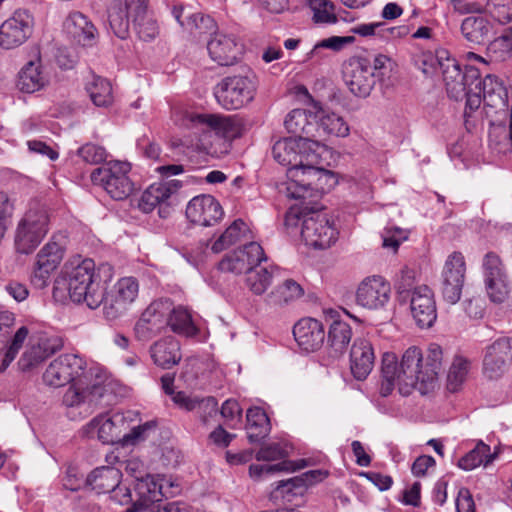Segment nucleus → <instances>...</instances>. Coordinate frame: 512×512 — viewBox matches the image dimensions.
I'll use <instances>...</instances> for the list:
<instances>
[{"instance_id": "obj_45", "label": "nucleus", "mask_w": 512, "mask_h": 512, "mask_svg": "<svg viewBox=\"0 0 512 512\" xmlns=\"http://www.w3.org/2000/svg\"><path fill=\"white\" fill-rule=\"evenodd\" d=\"M492 26L482 16L466 17L461 24V32L466 40L472 43H483L491 33Z\"/></svg>"}, {"instance_id": "obj_29", "label": "nucleus", "mask_w": 512, "mask_h": 512, "mask_svg": "<svg viewBox=\"0 0 512 512\" xmlns=\"http://www.w3.org/2000/svg\"><path fill=\"white\" fill-rule=\"evenodd\" d=\"M293 335L298 345L307 352L321 348L325 339L323 324L314 318H302L293 328Z\"/></svg>"}, {"instance_id": "obj_59", "label": "nucleus", "mask_w": 512, "mask_h": 512, "mask_svg": "<svg viewBox=\"0 0 512 512\" xmlns=\"http://www.w3.org/2000/svg\"><path fill=\"white\" fill-rule=\"evenodd\" d=\"M507 275L501 258L494 252H488L482 260L483 282Z\"/></svg>"}, {"instance_id": "obj_52", "label": "nucleus", "mask_w": 512, "mask_h": 512, "mask_svg": "<svg viewBox=\"0 0 512 512\" xmlns=\"http://www.w3.org/2000/svg\"><path fill=\"white\" fill-rule=\"evenodd\" d=\"M328 476V472L325 470L317 469L310 470L303 473L300 477L288 479L278 484L277 490L284 492H290L295 488H301L303 486L313 485L317 482L324 480Z\"/></svg>"}, {"instance_id": "obj_57", "label": "nucleus", "mask_w": 512, "mask_h": 512, "mask_svg": "<svg viewBox=\"0 0 512 512\" xmlns=\"http://www.w3.org/2000/svg\"><path fill=\"white\" fill-rule=\"evenodd\" d=\"M290 454V446L284 442H272L263 445L256 453L258 461H286Z\"/></svg>"}, {"instance_id": "obj_24", "label": "nucleus", "mask_w": 512, "mask_h": 512, "mask_svg": "<svg viewBox=\"0 0 512 512\" xmlns=\"http://www.w3.org/2000/svg\"><path fill=\"white\" fill-rule=\"evenodd\" d=\"M207 50L212 61L221 66H230L240 59L243 46L233 35L217 32L207 42Z\"/></svg>"}, {"instance_id": "obj_2", "label": "nucleus", "mask_w": 512, "mask_h": 512, "mask_svg": "<svg viewBox=\"0 0 512 512\" xmlns=\"http://www.w3.org/2000/svg\"><path fill=\"white\" fill-rule=\"evenodd\" d=\"M174 121L199 134L195 149L214 157L228 154L232 141L241 137L243 132L242 121L232 115L180 111L174 114Z\"/></svg>"}, {"instance_id": "obj_48", "label": "nucleus", "mask_w": 512, "mask_h": 512, "mask_svg": "<svg viewBox=\"0 0 512 512\" xmlns=\"http://www.w3.org/2000/svg\"><path fill=\"white\" fill-rule=\"evenodd\" d=\"M135 489L139 496L136 502L145 504L160 503L163 497L159 475H146L143 480L136 483Z\"/></svg>"}, {"instance_id": "obj_55", "label": "nucleus", "mask_w": 512, "mask_h": 512, "mask_svg": "<svg viewBox=\"0 0 512 512\" xmlns=\"http://www.w3.org/2000/svg\"><path fill=\"white\" fill-rule=\"evenodd\" d=\"M301 466L295 465L292 461H281L276 464H252L249 467V474L254 479H261L264 476L276 474L278 472H294Z\"/></svg>"}, {"instance_id": "obj_43", "label": "nucleus", "mask_w": 512, "mask_h": 512, "mask_svg": "<svg viewBox=\"0 0 512 512\" xmlns=\"http://www.w3.org/2000/svg\"><path fill=\"white\" fill-rule=\"evenodd\" d=\"M247 436L250 443L264 439L270 432V421L265 411L259 407L247 411Z\"/></svg>"}, {"instance_id": "obj_12", "label": "nucleus", "mask_w": 512, "mask_h": 512, "mask_svg": "<svg viewBox=\"0 0 512 512\" xmlns=\"http://www.w3.org/2000/svg\"><path fill=\"white\" fill-rule=\"evenodd\" d=\"M301 236L306 245L315 249H327L336 243L339 231L326 213L314 212L303 218Z\"/></svg>"}, {"instance_id": "obj_63", "label": "nucleus", "mask_w": 512, "mask_h": 512, "mask_svg": "<svg viewBox=\"0 0 512 512\" xmlns=\"http://www.w3.org/2000/svg\"><path fill=\"white\" fill-rule=\"evenodd\" d=\"M417 272L409 267H404L401 269L400 274L398 276L395 287L397 292L402 295L404 293H412V290L416 287L414 286L416 283Z\"/></svg>"}, {"instance_id": "obj_58", "label": "nucleus", "mask_w": 512, "mask_h": 512, "mask_svg": "<svg viewBox=\"0 0 512 512\" xmlns=\"http://www.w3.org/2000/svg\"><path fill=\"white\" fill-rule=\"evenodd\" d=\"M484 287L488 298L494 303H502L509 294L508 276L492 278L484 281Z\"/></svg>"}, {"instance_id": "obj_28", "label": "nucleus", "mask_w": 512, "mask_h": 512, "mask_svg": "<svg viewBox=\"0 0 512 512\" xmlns=\"http://www.w3.org/2000/svg\"><path fill=\"white\" fill-rule=\"evenodd\" d=\"M62 259V247L54 241L46 243L36 256L33 282L39 287L45 286L51 273L57 269Z\"/></svg>"}, {"instance_id": "obj_53", "label": "nucleus", "mask_w": 512, "mask_h": 512, "mask_svg": "<svg viewBox=\"0 0 512 512\" xmlns=\"http://www.w3.org/2000/svg\"><path fill=\"white\" fill-rule=\"evenodd\" d=\"M312 19L317 24H335L338 21L335 6L328 0H310Z\"/></svg>"}, {"instance_id": "obj_10", "label": "nucleus", "mask_w": 512, "mask_h": 512, "mask_svg": "<svg viewBox=\"0 0 512 512\" xmlns=\"http://www.w3.org/2000/svg\"><path fill=\"white\" fill-rule=\"evenodd\" d=\"M475 89L483 94V109L491 125H500L508 113V92L504 82L495 75L477 78Z\"/></svg>"}, {"instance_id": "obj_19", "label": "nucleus", "mask_w": 512, "mask_h": 512, "mask_svg": "<svg viewBox=\"0 0 512 512\" xmlns=\"http://www.w3.org/2000/svg\"><path fill=\"white\" fill-rule=\"evenodd\" d=\"M443 63L441 70L449 97L455 100L463 99L466 89L475 86L477 78L480 76L479 68L467 65L465 71L462 72L458 61L451 56Z\"/></svg>"}, {"instance_id": "obj_39", "label": "nucleus", "mask_w": 512, "mask_h": 512, "mask_svg": "<svg viewBox=\"0 0 512 512\" xmlns=\"http://www.w3.org/2000/svg\"><path fill=\"white\" fill-rule=\"evenodd\" d=\"M251 238L249 226L241 219L233 221L225 231L212 243L213 253H220L239 241Z\"/></svg>"}, {"instance_id": "obj_11", "label": "nucleus", "mask_w": 512, "mask_h": 512, "mask_svg": "<svg viewBox=\"0 0 512 512\" xmlns=\"http://www.w3.org/2000/svg\"><path fill=\"white\" fill-rule=\"evenodd\" d=\"M49 218L44 209H30L18 223L15 247L19 253L29 254L42 242L48 232Z\"/></svg>"}, {"instance_id": "obj_13", "label": "nucleus", "mask_w": 512, "mask_h": 512, "mask_svg": "<svg viewBox=\"0 0 512 512\" xmlns=\"http://www.w3.org/2000/svg\"><path fill=\"white\" fill-rule=\"evenodd\" d=\"M343 79L348 90L354 96L367 98L379 80V75L373 72L370 59L352 57L344 65Z\"/></svg>"}, {"instance_id": "obj_47", "label": "nucleus", "mask_w": 512, "mask_h": 512, "mask_svg": "<svg viewBox=\"0 0 512 512\" xmlns=\"http://www.w3.org/2000/svg\"><path fill=\"white\" fill-rule=\"evenodd\" d=\"M450 57V53L443 48L437 49L435 52L430 50H419L413 56L414 65L420 69L425 75L434 73L437 66L440 69Z\"/></svg>"}, {"instance_id": "obj_44", "label": "nucleus", "mask_w": 512, "mask_h": 512, "mask_svg": "<svg viewBox=\"0 0 512 512\" xmlns=\"http://www.w3.org/2000/svg\"><path fill=\"white\" fill-rule=\"evenodd\" d=\"M280 269L276 266L270 268L253 266L246 273V286L255 295H262L271 285L272 279L279 273Z\"/></svg>"}, {"instance_id": "obj_16", "label": "nucleus", "mask_w": 512, "mask_h": 512, "mask_svg": "<svg viewBox=\"0 0 512 512\" xmlns=\"http://www.w3.org/2000/svg\"><path fill=\"white\" fill-rule=\"evenodd\" d=\"M466 270V260L461 252L454 251L447 256L441 272V289L444 299L451 304L461 298Z\"/></svg>"}, {"instance_id": "obj_36", "label": "nucleus", "mask_w": 512, "mask_h": 512, "mask_svg": "<svg viewBox=\"0 0 512 512\" xmlns=\"http://www.w3.org/2000/svg\"><path fill=\"white\" fill-rule=\"evenodd\" d=\"M122 473L119 469L103 466L94 469L87 477L86 483L97 493L115 491L121 482Z\"/></svg>"}, {"instance_id": "obj_25", "label": "nucleus", "mask_w": 512, "mask_h": 512, "mask_svg": "<svg viewBox=\"0 0 512 512\" xmlns=\"http://www.w3.org/2000/svg\"><path fill=\"white\" fill-rule=\"evenodd\" d=\"M220 203L211 195H198L187 204L186 217L194 224L211 226L223 217Z\"/></svg>"}, {"instance_id": "obj_40", "label": "nucleus", "mask_w": 512, "mask_h": 512, "mask_svg": "<svg viewBox=\"0 0 512 512\" xmlns=\"http://www.w3.org/2000/svg\"><path fill=\"white\" fill-rule=\"evenodd\" d=\"M167 326L179 335L194 337L198 334V327L191 312L183 306L174 307L171 303V312L167 317Z\"/></svg>"}, {"instance_id": "obj_42", "label": "nucleus", "mask_w": 512, "mask_h": 512, "mask_svg": "<svg viewBox=\"0 0 512 512\" xmlns=\"http://www.w3.org/2000/svg\"><path fill=\"white\" fill-rule=\"evenodd\" d=\"M85 89L95 106L108 107L112 104V85L107 79L91 74L86 81Z\"/></svg>"}, {"instance_id": "obj_51", "label": "nucleus", "mask_w": 512, "mask_h": 512, "mask_svg": "<svg viewBox=\"0 0 512 512\" xmlns=\"http://www.w3.org/2000/svg\"><path fill=\"white\" fill-rule=\"evenodd\" d=\"M470 371V361L462 355H456L447 375V388L455 392L466 381Z\"/></svg>"}, {"instance_id": "obj_54", "label": "nucleus", "mask_w": 512, "mask_h": 512, "mask_svg": "<svg viewBox=\"0 0 512 512\" xmlns=\"http://www.w3.org/2000/svg\"><path fill=\"white\" fill-rule=\"evenodd\" d=\"M488 52L499 61L512 58V26L489 44Z\"/></svg>"}, {"instance_id": "obj_35", "label": "nucleus", "mask_w": 512, "mask_h": 512, "mask_svg": "<svg viewBox=\"0 0 512 512\" xmlns=\"http://www.w3.org/2000/svg\"><path fill=\"white\" fill-rule=\"evenodd\" d=\"M285 128L289 133L302 138H315L316 125L313 120L312 106L310 109H293L285 118Z\"/></svg>"}, {"instance_id": "obj_31", "label": "nucleus", "mask_w": 512, "mask_h": 512, "mask_svg": "<svg viewBox=\"0 0 512 512\" xmlns=\"http://www.w3.org/2000/svg\"><path fill=\"white\" fill-rule=\"evenodd\" d=\"M180 188L178 180L151 184L138 199L137 206L144 213L152 212L157 206L168 205L169 200Z\"/></svg>"}, {"instance_id": "obj_61", "label": "nucleus", "mask_w": 512, "mask_h": 512, "mask_svg": "<svg viewBox=\"0 0 512 512\" xmlns=\"http://www.w3.org/2000/svg\"><path fill=\"white\" fill-rule=\"evenodd\" d=\"M352 41V37L332 36L316 43L312 50L307 54V59H313L318 56L320 49L326 48L334 51L341 50L346 44Z\"/></svg>"}, {"instance_id": "obj_6", "label": "nucleus", "mask_w": 512, "mask_h": 512, "mask_svg": "<svg viewBox=\"0 0 512 512\" xmlns=\"http://www.w3.org/2000/svg\"><path fill=\"white\" fill-rule=\"evenodd\" d=\"M103 368L93 362H88L78 354H61L47 366L43 373V382L50 387H62L67 383L86 377L101 379Z\"/></svg>"}, {"instance_id": "obj_50", "label": "nucleus", "mask_w": 512, "mask_h": 512, "mask_svg": "<svg viewBox=\"0 0 512 512\" xmlns=\"http://www.w3.org/2000/svg\"><path fill=\"white\" fill-rule=\"evenodd\" d=\"M130 16L134 18V11L128 10L126 5L117 4L109 10V25L117 37L125 39L128 36Z\"/></svg>"}, {"instance_id": "obj_3", "label": "nucleus", "mask_w": 512, "mask_h": 512, "mask_svg": "<svg viewBox=\"0 0 512 512\" xmlns=\"http://www.w3.org/2000/svg\"><path fill=\"white\" fill-rule=\"evenodd\" d=\"M55 284V290L66 289L73 302L85 303L90 309L98 308L104 300L105 287L91 259H75L66 263Z\"/></svg>"}, {"instance_id": "obj_30", "label": "nucleus", "mask_w": 512, "mask_h": 512, "mask_svg": "<svg viewBox=\"0 0 512 512\" xmlns=\"http://www.w3.org/2000/svg\"><path fill=\"white\" fill-rule=\"evenodd\" d=\"M180 188L178 180L151 184L138 199L137 206L144 213L152 212L157 206L168 205L169 200Z\"/></svg>"}, {"instance_id": "obj_56", "label": "nucleus", "mask_w": 512, "mask_h": 512, "mask_svg": "<svg viewBox=\"0 0 512 512\" xmlns=\"http://www.w3.org/2000/svg\"><path fill=\"white\" fill-rule=\"evenodd\" d=\"M485 11L499 24L512 21V0H487Z\"/></svg>"}, {"instance_id": "obj_33", "label": "nucleus", "mask_w": 512, "mask_h": 512, "mask_svg": "<svg viewBox=\"0 0 512 512\" xmlns=\"http://www.w3.org/2000/svg\"><path fill=\"white\" fill-rule=\"evenodd\" d=\"M148 0H126L128 10L134 11V28L138 37L149 42L159 35V26L147 9Z\"/></svg>"}, {"instance_id": "obj_34", "label": "nucleus", "mask_w": 512, "mask_h": 512, "mask_svg": "<svg viewBox=\"0 0 512 512\" xmlns=\"http://www.w3.org/2000/svg\"><path fill=\"white\" fill-rule=\"evenodd\" d=\"M150 354L155 365L170 369L181 360L180 344L176 339L167 337L155 342L150 348Z\"/></svg>"}, {"instance_id": "obj_5", "label": "nucleus", "mask_w": 512, "mask_h": 512, "mask_svg": "<svg viewBox=\"0 0 512 512\" xmlns=\"http://www.w3.org/2000/svg\"><path fill=\"white\" fill-rule=\"evenodd\" d=\"M274 159L283 166L304 168L308 163H318L324 155H329L328 147L316 139L289 137L276 141L272 147Z\"/></svg>"}, {"instance_id": "obj_20", "label": "nucleus", "mask_w": 512, "mask_h": 512, "mask_svg": "<svg viewBox=\"0 0 512 512\" xmlns=\"http://www.w3.org/2000/svg\"><path fill=\"white\" fill-rule=\"evenodd\" d=\"M512 360V340L502 337L490 344L483 357V374L494 380L502 377L509 369Z\"/></svg>"}, {"instance_id": "obj_60", "label": "nucleus", "mask_w": 512, "mask_h": 512, "mask_svg": "<svg viewBox=\"0 0 512 512\" xmlns=\"http://www.w3.org/2000/svg\"><path fill=\"white\" fill-rule=\"evenodd\" d=\"M29 334L28 328L21 326L14 334L2 360V370L5 369L17 356Z\"/></svg>"}, {"instance_id": "obj_41", "label": "nucleus", "mask_w": 512, "mask_h": 512, "mask_svg": "<svg viewBox=\"0 0 512 512\" xmlns=\"http://www.w3.org/2000/svg\"><path fill=\"white\" fill-rule=\"evenodd\" d=\"M498 453L499 447L495 448L492 453L489 445L479 441L471 451L459 459L458 466L466 471L473 470L480 465L487 467L495 460Z\"/></svg>"}, {"instance_id": "obj_17", "label": "nucleus", "mask_w": 512, "mask_h": 512, "mask_svg": "<svg viewBox=\"0 0 512 512\" xmlns=\"http://www.w3.org/2000/svg\"><path fill=\"white\" fill-rule=\"evenodd\" d=\"M171 312V301L159 299L153 301L141 314L134 327L139 341H149L167 326V317Z\"/></svg>"}, {"instance_id": "obj_38", "label": "nucleus", "mask_w": 512, "mask_h": 512, "mask_svg": "<svg viewBox=\"0 0 512 512\" xmlns=\"http://www.w3.org/2000/svg\"><path fill=\"white\" fill-rule=\"evenodd\" d=\"M64 29L79 44H88L95 36V27L81 12H72L64 22Z\"/></svg>"}, {"instance_id": "obj_23", "label": "nucleus", "mask_w": 512, "mask_h": 512, "mask_svg": "<svg viewBox=\"0 0 512 512\" xmlns=\"http://www.w3.org/2000/svg\"><path fill=\"white\" fill-rule=\"evenodd\" d=\"M410 311L417 325L431 327L437 319L434 293L427 285L416 286L410 296Z\"/></svg>"}, {"instance_id": "obj_18", "label": "nucleus", "mask_w": 512, "mask_h": 512, "mask_svg": "<svg viewBox=\"0 0 512 512\" xmlns=\"http://www.w3.org/2000/svg\"><path fill=\"white\" fill-rule=\"evenodd\" d=\"M391 298V285L380 275L365 277L357 286L355 301L368 310L384 308Z\"/></svg>"}, {"instance_id": "obj_1", "label": "nucleus", "mask_w": 512, "mask_h": 512, "mask_svg": "<svg viewBox=\"0 0 512 512\" xmlns=\"http://www.w3.org/2000/svg\"><path fill=\"white\" fill-rule=\"evenodd\" d=\"M442 360L443 350L436 343L429 345L425 357L417 346L406 349L400 361L394 353H384L381 366L383 381L379 391L381 396H389L395 386L402 395H409L413 389L426 394L437 382Z\"/></svg>"}, {"instance_id": "obj_37", "label": "nucleus", "mask_w": 512, "mask_h": 512, "mask_svg": "<svg viewBox=\"0 0 512 512\" xmlns=\"http://www.w3.org/2000/svg\"><path fill=\"white\" fill-rule=\"evenodd\" d=\"M49 82L40 60L28 62L20 71L18 87L26 93H34L44 88Z\"/></svg>"}, {"instance_id": "obj_49", "label": "nucleus", "mask_w": 512, "mask_h": 512, "mask_svg": "<svg viewBox=\"0 0 512 512\" xmlns=\"http://www.w3.org/2000/svg\"><path fill=\"white\" fill-rule=\"evenodd\" d=\"M351 338L352 329L348 323L341 320L333 321L328 332V342L336 353L342 354Z\"/></svg>"}, {"instance_id": "obj_4", "label": "nucleus", "mask_w": 512, "mask_h": 512, "mask_svg": "<svg viewBox=\"0 0 512 512\" xmlns=\"http://www.w3.org/2000/svg\"><path fill=\"white\" fill-rule=\"evenodd\" d=\"M327 155L318 163L307 164L304 168H292L286 173L285 192L291 199L317 197L330 191L338 180L335 174L323 167Z\"/></svg>"}, {"instance_id": "obj_46", "label": "nucleus", "mask_w": 512, "mask_h": 512, "mask_svg": "<svg viewBox=\"0 0 512 512\" xmlns=\"http://www.w3.org/2000/svg\"><path fill=\"white\" fill-rule=\"evenodd\" d=\"M303 294L304 289L298 282L286 279L267 295V302L273 305L288 304L301 298Z\"/></svg>"}, {"instance_id": "obj_7", "label": "nucleus", "mask_w": 512, "mask_h": 512, "mask_svg": "<svg viewBox=\"0 0 512 512\" xmlns=\"http://www.w3.org/2000/svg\"><path fill=\"white\" fill-rule=\"evenodd\" d=\"M131 164L126 161H110L91 173V180L102 187L112 199L124 200L134 190L130 178Z\"/></svg>"}, {"instance_id": "obj_27", "label": "nucleus", "mask_w": 512, "mask_h": 512, "mask_svg": "<svg viewBox=\"0 0 512 512\" xmlns=\"http://www.w3.org/2000/svg\"><path fill=\"white\" fill-rule=\"evenodd\" d=\"M61 348L62 341L60 338L41 335L27 347L18 365L22 371L31 370Z\"/></svg>"}, {"instance_id": "obj_62", "label": "nucleus", "mask_w": 512, "mask_h": 512, "mask_svg": "<svg viewBox=\"0 0 512 512\" xmlns=\"http://www.w3.org/2000/svg\"><path fill=\"white\" fill-rule=\"evenodd\" d=\"M79 156L89 164H99L106 160L107 152L104 147L87 143L78 150Z\"/></svg>"}, {"instance_id": "obj_9", "label": "nucleus", "mask_w": 512, "mask_h": 512, "mask_svg": "<svg viewBox=\"0 0 512 512\" xmlns=\"http://www.w3.org/2000/svg\"><path fill=\"white\" fill-rule=\"evenodd\" d=\"M106 379V372L103 369L101 379L82 377L71 383L63 395V404L69 408H78L85 415L96 409L104 396L102 383Z\"/></svg>"}, {"instance_id": "obj_15", "label": "nucleus", "mask_w": 512, "mask_h": 512, "mask_svg": "<svg viewBox=\"0 0 512 512\" xmlns=\"http://www.w3.org/2000/svg\"><path fill=\"white\" fill-rule=\"evenodd\" d=\"M128 423L122 412L110 411L95 416L83 427V433L89 438H97L103 444L122 441Z\"/></svg>"}, {"instance_id": "obj_26", "label": "nucleus", "mask_w": 512, "mask_h": 512, "mask_svg": "<svg viewBox=\"0 0 512 512\" xmlns=\"http://www.w3.org/2000/svg\"><path fill=\"white\" fill-rule=\"evenodd\" d=\"M32 16L25 10H17L2 23V48L12 49L22 45L31 35Z\"/></svg>"}, {"instance_id": "obj_32", "label": "nucleus", "mask_w": 512, "mask_h": 512, "mask_svg": "<svg viewBox=\"0 0 512 512\" xmlns=\"http://www.w3.org/2000/svg\"><path fill=\"white\" fill-rule=\"evenodd\" d=\"M375 362L372 343L365 338L356 339L350 351V369L357 380H364L371 373Z\"/></svg>"}, {"instance_id": "obj_22", "label": "nucleus", "mask_w": 512, "mask_h": 512, "mask_svg": "<svg viewBox=\"0 0 512 512\" xmlns=\"http://www.w3.org/2000/svg\"><path fill=\"white\" fill-rule=\"evenodd\" d=\"M313 120L315 121V137L346 138L350 134V127L346 120L328 107L319 102L312 103Z\"/></svg>"}, {"instance_id": "obj_64", "label": "nucleus", "mask_w": 512, "mask_h": 512, "mask_svg": "<svg viewBox=\"0 0 512 512\" xmlns=\"http://www.w3.org/2000/svg\"><path fill=\"white\" fill-rule=\"evenodd\" d=\"M383 247L391 249L393 252L398 250L399 245L407 240L408 232L398 227L386 229L382 235Z\"/></svg>"}, {"instance_id": "obj_21", "label": "nucleus", "mask_w": 512, "mask_h": 512, "mask_svg": "<svg viewBox=\"0 0 512 512\" xmlns=\"http://www.w3.org/2000/svg\"><path fill=\"white\" fill-rule=\"evenodd\" d=\"M265 260L262 246L257 242H250L223 258L219 263V269L236 274L247 273L253 266H258Z\"/></svg>"}, {"instance_id": "obj_14", "label": "nucleus", "mask_w": 512, "mask_h": 512, "mask_svg": "<svg viewBox=\"0 0 512 512\" xmlns=\"http://www.w3.org/2000/svg\"><path fill=\"white\" fill-rule=\"evenodd\" d=\"M139 294V283L134 277L120 278L105 294L103 313L108 320H115L124 315Z\"/></svg>"}, {"instance_id": "obj_8", "label": "nucleus", "mask_w": 512, "mask_h": 512, "mask_svg": "<svg viewBox=\"0 0 512 512\" xmlns=\"http://www.w3.org/2000/svg\"><path fill=\"white\" fill-rule=\"evenodd\" d=\"M256 90L253 76L239 74L223 78L215 86L214 96L222 108L237 110L253 101Z\"/></svg>"}]
</instances>
